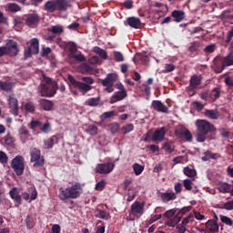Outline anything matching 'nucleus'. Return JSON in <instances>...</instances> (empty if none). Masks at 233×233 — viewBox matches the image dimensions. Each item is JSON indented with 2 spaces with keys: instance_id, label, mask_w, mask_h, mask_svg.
<instances>
[{
  "instance_id": "nucleus-1",
  "label": "nucleus",
  "mask_w": 233,
  "mask_h": 233,
  "mask_svg": "<svg viewBox=\"0 0 233 233\" xmlns=\"http://www.w3.org/2000/svg\"><path fill=\"white\" fill-rule=\"evenodd\" d=\"M196 127L198 143H205V141H207V136H208L210 132H216L214 124H211L207 120H197Z\"/></svg>"
},
{
  "instance_id": "nucleus-2",
  "label": "nucleus",
  "mask_w": 233,
  "mask_h": 233,
  "mask_svg": "<svg viewBox=\"0 0 233 233\" xmlns=\"http://www.w3.org/2000/svg\"><path fill=\"white\" fill-rule=\"evenodd\" d=\"M39 92L42 97H54L57 92V82L48 76H43L42 82L39 86Z\"/></svg>"
},
{
  "instance_id": "nucleus-3",
  "label": "nucleus",
  "mask_w": 233,
  "mask_h": 233,
  "mask_svg": "<svg viewBox=\"0 0 233 233\" xmlns=\"http://www.w3.org/2000/svg\"><path fill=\"white\" fill-rule=\"evenodd\" d=\"M83 188L81 184L77 182H73L71 187H67L66 189L60 188L59 198L61 201L66 199H77L81 196Z\"/></svg>"
},
{
  "instance_id": "nucleus-4",
  "label": "nucleus",
  "mask_w": 233,
  "mask_h": 233,
  "mask_svg": "<svg viewBox=\"0 0 233 233\" xmlns=\"http://www.w3.org/2000/svg\"><path fill=\"white\" fill-rule=\"evenodd\" d=\"M214 63L216 65L215 72L217 74H221L223 70H225V66H232L233 58L232 55H228L226 57L217 56L214 59Z\"/></svg>"
},
{
  "instance_id": "nucleus-5",
  "label": "nucleus",
  "mask_w": 233,
  "mask_h": 233,
  "mask_svg": "<svg viewBox=\"0 0 233 233\" xmlns=\"http://www.w3.org/2000/svg\"><path fill=\"white\" fill-rule=\"evenodd\" d=\"M67 79L74 88H77L81 92L82 96L88 92V76L82 77V81H85V83L76 80L72 75H68Z\"/></svg>"
},
{
  "instance_id": "nucleus-6",
  "label": "nucleus",
  "mask_w": 233,
  "mask_h": 233,
  "mask_svg": "<svg viewBox=\"0 0 233 233\" xmlns=\"http://www.w3.org/2000/svg\"><path fill=\"white\" fill-rule=\"evenodd\" d=\"M11 168H13L16 176H23L25 173V157H23L21 155H18L13 158L11 162Z\"/></svg>"
},
{
  "instance_id": "nucleus-7",
  "label": "nucleus",
  "mask_w": 233,
  "mask_h": 233,
  "mask_svg": "<svg viewBox=\"0 0 233 233\" xmlns=\"http://www.w3.org/2000/svg\"><path fill=\"white\" fill-rule=\"evenodd\" d=\"M116 81H117V75L110 73L105 79L101 80V84L106 87V92L112 94V92H114V83H116Z\"/></svg>"
},
{
  "instance_id": "nucleus-8",
  "label": "nucleus",
  "mask_w": 233,
  "mask_h": 233,
  "mask_svg": "<svg viewBox=\"0 0 233 233\" xmlns=\"http://www.w3.org/2000/svg\"><path fill=\"white\" fill-rule=\"evenodd\" d=\"M145 214V203L144 202H139V201H135L131 207H130V211H129V216L132 218H141Z\"/></svg>"
},
{
  "instance_id": "nucleus-9",
  "label": "nucleus",
  "mask_w": 233,
  "mask_h": 233,
  "mask_svg": "<svg viewBox=\"0 0 233 233\" xmlns=\"http://www.w3.org/2000/svg\"><path fill=\"white\" fill-rule=\"evenodd\" d=\"M31 163H35L34 167H43L45 165V158L41 157V151L37 148H34L31 151Z\"/></svg>"
},
{
  "instance_id": "nucleus-10",
  "label": "nucleus",
  "mask_w": 233,
  "mask_h": 233,
  "mask_svg": "<svg viewBox=\"0 0 233 233\" xmlns=\"http://www.w3.org/2000/svg\"><path fill=\"white\" fill-rule=\"evenodd\" d=\"M39 21H41V17L35 13L25 15V25L29 28H35L39 25Z\"/></svg>"
},
{
  "instance_id": "nucleus-11",
  "label": "nucleus",
  "mask_w": 233,
  "mask_h": 233,
  "mask_svg": "<svg viewBox=\"0 0 233 233\" xmlns=\"http://www.w3.org/2000/svg\"><path fill=\"white\" fill-rule=\"evenodd\" d=\"M116 167V164L112 162H106L104 164H97L96 167V172L98 174H110L112 170Z\"/></svg>"
},
{
  "instance_id": "nucleus-12",
  "label": "nucleus",
  "mask_w": 233,
  "mask_h": 233,
  "mask_svg": "<svg viewBox=\"0 0 233 233\" xmlns=\"http://www.w3.org/2000/svg\"><path fill=\"white\" fill-rule=\"evenodd\" d=\"M203 77L201 75H193L189 81V90H198L200 88Z\"/></svg>"
},
{
  "instance_id": "nucleus-13",
  "label": "nucleus",
  "mask_w": 233,
  "mask_h": 233,
  "mask_svg": "<svg viewBox=\"0 0 233 233\" xmlns=\"http://www.w3.org/2000/svg\"><path fill=\"white\" fill-rule=\"evenodd\" d=\"M166 134H167V129L165 127H160L153 133L151 139L154 143H157V142L161 143V141L165 139Z\"/></svg>"
},
{
  "instance_id": "nucleus-14",
  "label": "nucleus",
  "mask_w": 233,
  "mask_h": 233,
  "mask_svg": "<svg viewBox=\"0 0 233 233\" xmlns=\"http://www.w3.org/2000/svg\"><path fill=\"white\" fill-rule=\"evenodd\" d=\"M152 108L157 112H161L162 114H168V106H165L161 100H153L151 103Z\"/></svg>"
},
{
  "instance_id": "nucleus-15",
  "label": "nucleus",
  "mask_w": 233,
  "mask_h": 233,
  "mask_svg": "<svg viewBox=\"0 0 233 233\" xmlns=\"http://www.w3.org/2000/svg\"><path fill=\"white\" fill-rule=\"evenodd\" d=\"M6 55L11 56L12 57L19 54V49L17 48V42L11 40L7 46H5Z\"/></svg>"
},
{
  "instance_id": "nucleus-16",
  "label": "nucleus",
  "mask_w": 233,
  "mask_h": 233,
  "mask_svg": "<svg viewBox=\"0 0 233 233\" xmlns=\"http://www.w3.org/2000/svg\"><path fill=\"white\" fill-rule=\"evenodd\" d=\"M8 105L9 108L12 110V114H14V116H19V103L17 98L10 96L8 98Z\"/></svg>"
},
{
  "instance_id": "nucleus-17",
  "label": "nucleus",
  "mask_w": 233,
  "mask_h": 233,
  "mask_svg": "<svg viewBox=\"0 0 233 233\" xmlns=\"http://www.w3.org/2000/svg\"><path fill=\"white\" fill-rule=\"evenodd\" d=\"M128 96L127 93H123L121 91L115 92L109 99L110 105H114V103H117L118 101H123Z\"/></svg>"
},
{
  "instance_id": "nucleus-18",
  "label": "nucleus",
  "mask_w": 233,
  "mask_h": 233,
  "mask_svg": "<svg viewBox=\"0 0 233 233\" xmlns=\"http://www.w3.org/2000/svg\"><path fill=\"white\" fill-rule=\"evenodd\" d=\"M56 3L58 12H66L70 8V0H56Z\"/></svg>"
},
{
  "instance_id": "nucleus-19",
  "label": "nucleus",
  "mask_w": 233,
  "mask_h": 233,
  "mask_svg": "<svg viewBox=\"0 0 233 233\" xmlns=\"http://www.w3.org/2000/svg\"><path fill=\"white\" fill-rule=\"evenodd\" d=\"M9 195L11 199H14L15 203H16L17 205H21V203H23V198H21V196L19 195V190L17 189V187H13L9 191Z\"/></svg>"
},
{
  "instance_id": "nucleus-20",
  "label": "nucleus",
  "mask_w": 233,
  "mask_h": 233,
  "mask_svg": "<svg viewBox=\"0 0 233 233\" xmlns=\"http://www.w3.org/2000/svg\"><path fill=\"white\" fill-rule=\"evenodd\" d=\"M206 228L211 233L219 232V225H218V221L215 219H209L206 222Z\"/></svg>"
},
{
  "instance_id": "nucleus-21",
  "label": "nucleus",
  "mask_w": 233,
  "mask_h": 233,
  "mask_svg": "<svg viewBox=\"0 0 233 233\" xmlns=\"http://www.w3.org/2000/svg\"><path fill=\"white\" fill-rule=\"evenodd\" d=\"M127 23L128 26H130L131 28L137 29L139 28V26H141V20L138 17H135V16L127 17Z\"/></svg>"
},
{
  "instance_id": "nucleus-22",
  "label": "nucleus",
  "mask_w": 233,
  "mask_h": 233,
  "mask_svg": "<svg viewBox=\"0 0 233 233\" xmlns=\"http://www.w3.org/2000/svg\"><path fill=\"white\" fill-rule=\"evenodd\" d=\"M177 198L174 192H164L160 194V199L163 203H168V201H174Z\"/></svg>"
},
{
  "instance_id": "nucleus-23",
  "label": "nucleus",
  "mask_w": 233,
  "mask_h": 233,
  "mask_svg": "<svg viewBox=\"0 0 233 233\" xmlns=\"http://www.w3.org/2000/svg\"><path fill=\"white\" fill-rule=\"evenodd\" d=\"M69 61H76V63H83V61H86V57H85L81 53H69L68 55Z\"/></svg>"
},
{
  "instance_id": "nucleus-24",
  "label": "nucleus",
  "mask_w": 233,
  "mask_h": 233,
  "mask_svg": "<svg viewBox=\"0 0 233 233\" xmlns=\"http://www.w3.org/2000/svg\"><path fill=\"white\" fill-rule=\"evenodd\" d=\"M44 10L49 14H54L57 10V5L56 0H49L45 4Z\"/></svg>"
},
{
  "instance_id": "nucleus-25",
  "label": "nucleus",
  "mask_w": 233,
  "mask_h": 233,
  "mask_svg": "<svg viewBox=\"0 0 233 233\" xmlns=\"http://www.w3.org/2000/svg\"><path fill=\"white\" fill-rule=\"evenodd\" d=\"M175 23H181L185 19V11L174 10L171 14Z\"/></svg>"
},
{
  "instance_id": "nucleus-26",
  "label": "nucleus",
  "mask_w": 233,
  "mask_h": 233,
  "mask_svg": "<svg viewBox=\"0 0 233 233\" xmlns=\"http://www.w3.org/2000/svg\"><path fill=\"white\" fill-rule=\"evenodd\" d=\"M40 107L43 108V110H46V112H49L54 108V102L46 99H40L39 100Z\"/></svg>"
},
{
  "instance_id": "nucleus-27",
  "label": "nucleus",
  "mask_w": 233,
  "mask_h": 233,
  "mask_svg": "<svg viewBox=\"0 0 233 233\" xmlns=\"http://www.w3.org/2000/svg\"><path fill=\"white\" fill-rule=\"evenodd\" d=\"M29 52H33L35 56L39 54V40L37 38H33L29 46Z\"/></svg>"
},
{
  "instance_id": "nucleus-28",
  "label": "nucleus",
  "mask_w": 233,
  "mask_h": 233,
  "mask_svg": "<svg viewBox=\"0 0 233 233\" xmlns=\"http://www.w3.org/2000/svg\"><path fill=\"white\" fill-rule=\"evenodd\" d=\"M57 143H59V137H57V136H52L45 141V147H46V148H53L54 145Z\"/></svg>"
},
{
  "instance_id": "nucleus-29",
  "label": "nucleus",
  "mask_w": 233,
  "mask_h": 233,
  "mask_svg": "<svg viewBox=\"0 0 233 233\" xmlns=\"http://www.w3.org/2000/svg\"><path fill=\"white\" fill-rule=\"evenodd\" d=\"M63 30H51L48 32V34H46L43 35V38L46 39V41H54L56 39V34H61Z\"/></svg>"
},
{
  "instance_id": "nucleus-30",
  "label": "nucleus",
  "mask_w": 233,
  "mask_h": 233,
  "mask_svg": "<svg viewBox=\"0 0 233 233\" xmlns=\"http://www.w3.org/2000/svg\"><path fill=\"white\" fill-rule=\"evenodd\" d=\"M93 52L95 54H97V56H100L102 59H108V54L106 53V51L105 49H101V47L99 46L93 47Z\"/></svg>"
},
{
  "instance_id": "nucleus-31",
  "label": "nucleus",
  "mask_w": 233,
  "mask_h": 233,
  "mask_svg": "<svg viewBox=\"0 0 233 233\" xmlns=\"http://www.w3.org/2000/svg\"><path fill=\"white\" fill-rule=\"evenodd\" d=\"M183 173L187 177H196V176H198V172L196 171V169L194 167H184Z\"/></svg>"
},
{
  "instance_id": "nucleus-32",
  "label": "nucleus",
  "mask_w": 233,
  "mask_h": 233,
  "mask_svg": "<svg viewBox=\"0 0 233 233\" xmlns=\"http://www.w3.org/2000/svg\"><path fill=\"white\" fill-rule=\"evenodd\" d=\"M201 48V43L199 42H193L189 45L188 46V52H190V54H196L197 52H199Z\"/></svg>"
},
{
  "instance_id": "nucleus-33",
  "label": "nucleus",
  "mask_w": 233,
  "mask_h": 233,
  "mask_svg": "<svg viewBox=\"0 0 233 233\" xmlns=\"http://www.w3.org/2000/svg\"><path fill=\"white\" fill-rule=\"evenodd\" d=\"M179 221H181V216L176 215L173 218H168V220L166 221V225H167V227H176Z\"/></svg>"
},
{
  "instance_id": "nucleus-34",
  "label": "nucleus",
  "mask_w": 233,
  "mask_h": 233,
  "mask_svg": "<svg viewBox=\"0 0 233 233\" xmlns=\"http://www.w3.org/2000/svg\"><path fill=\"white\" fill-rule=\"evenodd\" d=\"M218 191L221 192V194H229L230 193V185L227 182L219 184Z\"/></svg>"
},
{
  "instance_id": "nucleus-35",
  "label": "nucleus",
  "mask_w": 233,
  "mask_h": 233,
  "mask_svg": "<svg viewBox=\"0 0 233 233\" xmlns=\"http://www.w3.org/2000/svg\"><path fill=\"white\" fill-rule=\"evenodd\" d=\"M6 8L7 10H9V12H12L13 14H15V12H21L20 5L15 3L7 4Z\"/></svg>"
},
{
  "instance_id": "nucleus-36",
  "label": "nucleus",
  "mask_w": 233,
  "mask_h": 233,
  "mask_svg": "<svg viewBox=\"0 0 233 233\" xmlns=\"http://www.w3.org/2000/svg\"><path fill=\"white\" fill-rule=\"evenodd\" d=\"M205 116L208 117L209 119H218L219 118V113L215 110L208 109L205 112Z\"/></svg>"
},
{
  "instance_id": "nucleus-37",
  "label": "nucleus",
  "mask_w": 233,
  "mask_h": 233,
  "mask_svg": "<svg viewBox=\"0 0 233 233\" xmlns=\"http://www.w3.org/2000/svg\"><path fill=\"white\" fill-rule=\"evenodd\" d=\"M24 109L25 110V112H27V114H34L35 112V104H34L33 102H27L24 106Z\"/></svg>"
},
{
  "instance_id": "nucleus-38",
  "label": "nucleus",
  "mask_w": 233,
  "mask_h": 233,
  "mask_svg": "<svg viewBox=\"0 0 233 233\" xmlns=\"http://www.w3.org/2000/svg\"><path fill=\"white\" fill-rule=\"evenodd\" d=\"M218 132H219L220 136L222 137H224L225 139H232V137H233V134L223 127L218 129Z\"/></svg>"
},
{
  "instance_id": "nucleus-39",
  "label": "nucleus",
  "mask_w": 233,
  "mask_h": 233,
  "mask_svg": "<svg viewBox=\"0 0 233 233\" xmlns=\"http://www.w3.org/2000/svg\"><path fill=\"white\" fill-rule=\"evenodd\" d=\"M96 212H97V215H96V216H97L100 219H106V221L108 220V219H110V214L107 213L106 211L101 210V209H97Z\"/></svg>"
},
{
  "instance_id": "nucleus-40",
  "label": "nucleus",
  "mask_w": 233,
  "mask_h": 233,
  "mask_svg": "<svg viewBox=\"0 0 233 233\" xmlns=\"http://www.w3.org/2000/svg\"><path fill=\"white\" fill-rule=\"evenodd\" d=\"M219 218H220V221L222 223H224V225H227L228 227H232V225H233L232 218H230L225 215H220Z\"/></svg>"
},
{
  "instance_id": "nucleus-41",
  "label": "nucleus",
  "mask_w": 233,
  "mask_h": 233,
  "mask_svg": "<svg viewBox=\"0 0 233 233\" xmlns=\"http://www.w3.org/2000/svg\"><path fill=\"white\" fill-rule=\"evenodd\" d=\"M24 23L25 24V15L23 16H15L13 20L15 26H19V25H23Z\"/></svg>"
},
{
  "instance_id": "nucleus-42",
  "label": "nucleus",
  "mask_w": 233,
  "mask_h": 233,
  "mask_svg": "<svg viewBox=\"0 0 233 233\" xmlns=\"http://www.w3.org/2000/svg\"><path fill=\"white\" fill-rule=\"evenodd\" d=\"M106 187V181L105 179L100 180L98 183L96 184L95 190L101 192Z\"/></svg>"
},
{
  "instance_id": "nucleus-43",
  "label": "nucleus",
  "mask_w": 233,
  "mask_h": 233,
  "mask_svg": "<svg viewBox=\"0 0 233 233\" xmlns=\"http://www.w3.org/2000/svg\"><path fill=\"white\" fill-rule=\"evenodd\" d=\"M133 170L136 174V176H140V174L145 170V167H143L141 165L136 163L133 165Z\"/></svg>"
},
{
  "instance_id": "nucleus-44",
  "label": "nucleus",
  "mask_w": 233,
  "mask_h": 233,
  "mask_svg": "<svg viewBox=\"0 0 233 233\" xmlns=\"http://www.w3.org/2000/svg\"><path fill=\"white\" fill-rule=\"evenodd\" d=\"M0 88L5 92H10V90H12V85L8 82H3L0 80Z\"/></svg>"
},
{
  "instance_id": "nucleus-45",
  "label": "nucleus",
  "mask_w": 233,
  "mask_h": 233,
  "mask_svg": "<svg viewBox=\"0 0 233 233\" xmlns=\"http://www.w3.org/2000/svg\"><path fill=\"white\" fill-rule=\"evenodd\" d=\"M134 130V124H127L122 127L124 135L130 134Z\"/></svg>"
},
{
  "instance_id": "nucleus-46",
  "label": "nucleus",
  "mask_w": 233,
  "mask_h": 233,
  "mask_svg": "<svg viewBox=\"0 0 233 233\" xmlns=\"http://www.w3.org/2000/svg\"><path fill=\"white\" fill-rule=\"evenodd\" d=\"M117 116L116 111H107L102 114L101 117L102 119H110V117H115Z\"/></svg>"
},
{
  "instance_id": "nucleus-47",
  "label": "nucleus",
  "mask_w": 233,
  "mask_h": 233,
  "mask_svg": "<svg viewBox=\"0 0 233 233\" xmlns=\"http://www.w3.org/2000/svg\"><path fill=\"white\" fill-rule=\"evenodd\" d=\"M113 54L115 61H116V63H121L125 61V56H123V54L121 52L115 51Z\"/></svg>"
},
{
  "instance_id": "nucleus-48",
  "label": "nucleus",
  "mask_w": 233,
  "mask_h": 233,
  "mask_svg": "<svg viewBox=\"0 0 233 233\" xmlns=\"http://www.w3.org/2000/svg\"><path fill=\"white\" fill-rule=\"evenodd\" d=\"M109 128L111 134H117V132H119V124L117 122H114L111 125H109Z\"/></svg>"
},
{
  "instance_id": "nucleus-49",
  "label": "nucleus",
  "mask_w": 233,
  "mask_h": 233,
  "mask_svg": "<svg viewBox=\"0 0 233 233\" xmlns=\"http://www.w3.org/2000/svg\"><path fill=\"white\" fill-rule=\"evenodd\" d=\"M0 163L3 165H6V163H8V156L5 151H0Z\"/></svg>"
},
{
  "instance_id": "nucleus-50",
  "label": "nucleus",
  "mask_w": 233,
  "mask_h": 233,
  "mask_svg": "<svg viewBox=\"0 0 233 233\" xmlns=\"http://www.w3.org/2000/svg\"><path fill=\"white\" fill-rule=\"evenodd\" d=\"M211 96L215 97V99H218L221 96V89L219 87H214L211 91Z\"/></svg>"
},
{
  "instance_id": "nucleus-51",
  "label": "nucleus",
  "mask_w": 233,
  "mask_h": 233,
  "mask_svg": "<svg viewBox=\"0 0 233 233\" xmlns=\"http://www.w3.org/2000/svg\"><path fill=\"white\" fill-rule=\"evenodd\" d=\"M163 148L168 154H172L174 152V148L172 147V144H170L169 142L164 143Z\"/></svg>"
},
{
  "instance_id": "nucleus-52",
  "label": "nucleus",
  "mask_w": 233,
  "mask_h": 233,
  "mask_svg": "<svg viewBox=\"0 0 233 233\" xmlns=\"http://www.w3.org/2000/svg\"><path fill=\"white\" fill-rule=\"evenodd\" d=\"M27 228H34V218L27 215L25 219Z\"/></svg>"
},
{
  "instance_id": "nucleus-53",
  "label": "nucleus",
  "mask_w": 233,
  "mask_h": 233,
  "mask_svg": "<svg viewBox=\"0 0 233 233\" xmlns=\"http://www.w3.org/2000/svg\"><path fill=\"white\" fill-rule=\"evenodd\" d=\"M224 210H233V199L223 204Z\"/></svg>"
},
{
  "instance_id": "nucleus-54",
  "label": "nucleus",
  "mask_w": 233,
  "mask_h": 233,
  "mask_svg": "<svg viewBox=\"0 0 233 233\" xmlns=\"http://www.w3.org/2000/svg\"><path fill=\"white\" fill-rule=\"evenodd\" d=\"M176 212H177V210L169 209L164 213V217L167 218V219H170V218H172L173 216H176Z\"/></svg>"
},
{
  "instance_id": "nucleus-55",
  "label": "nucleus",
  "mask_w": 233,
  "mask_h": 233,
  "mask_svg": "<svg viewBox=\"0 0 233 233\" xmlns=\"http://www.w3.org/2000/svg\"><path fill=\"white\" fill-rule=\"evenodd\" d=\"M183 185L186 190H192V180L187 178L183 181Z\"/></svg>"
},
{
  "instance_id": "nucleus-56",
  "label": "nucleus",
  "mask_w": 233,
  "mask_h": 233,
  "mask_svg": "<svg viewBox=\"0 0 233 233\" xmlns=\"http://www.w3.org/2000/svg\"><path fill=\"white\" fill-rule=\"evenodd\" d=\"M38 127H41V121L33 120L30 123L29 128H31L32 130H35V128H38Z\"/></svg>"
},
{
  "instance_id": "nucleus-57",
  "label": "nucleus",
  "mask_w": 233,
  "mask_h": 233,
  "mask_svg": "<svg viewBox=\"0 0 233 233\" xmlns=\"http://www.w3.org/2000/svg\"><path fill=\"white\" fill-rule=\"evenodd\" d=\"M88 105L89 106H97V105H99V97L89 98Z\"/></svg>"
},
{
  "instance_id": "nucleus-58",
  "label": "nucleus",
  "mask_w": 233,
  "mask_h": 233,
  "mask_svg": "<svg viewBox=\"0 0 233 233\" xmlns=\"http://www.w3.org/2000/svg\"><path fill=\"white\" fill-rule=\"evenodd\" d=\"M5 143L8 145V147H12L14 145V138L10 135H6L5 137Z\"/></svg>"
},
{
  "instance_id": "nucleus-59",
  "label": "nucleus",
  "mask_w": 233,
  "mask_h": 233,
  "mask_svg": "<svg viewBox=\"0 0 233 233\" xmlns=\"http://www.w3.org/2000/svg\"><path fill=\"white\" fill-rule=\"evenodd\" d=\"M78 70L81 72V74H86V72H88V63L82 64L78 67Z\"/></svg>"
},
{
  "instance_id": "nucleus-60",
  "label": "nucleus",
  "mask_w": 233,
  "mask_h": 233,
  "mask_svg": "<svg viewBox=\"0 0 233 233\" xmlns=\"http://www.w3.org/2000/svg\"><path fill=\"white\" fill-rule=\"evenodd\" d=\"M69 54H76L77 53V46L75 43H70L68 45Z\"/></svg>"
},
{
  "instance_id": "nucleus-61",
  "label": "nucleus",
  "mask_w": 233,
  "mask_h": 233,
  "mask_svg": "<svg viewBox=\"0 0 233 233\" xmlns=\"http://www.w3.org/2000/svg\"><path fill=\"white\" fill-rule=\"evenodd\" d=\"M183 137H185L186 141L191 142L192 141V133L188 131V129L185 130V133L183 135Z\"/></svg>"
},
{
  "instance_id": "nucleus-62",
  "label": "nucleus",
  "mask_w": 233,
  "mask_h": 233,
  "mask_svg": "<svg viewBox=\"0 0 233 233\" xmlns=\"http://www.w3.org/2000/svg\"><path fill=\"white\" fill-rule=\"evenodd\" d=\"M100 224V225H99ZM96 233H105V224H103L102 221L98 223L96 226Z\"/></svg>"
},
{
  "instance_id": "nucleus-63",
  "label": "nucleus",
  "mask_w": 233,
  "mask_h": 233,
  "mask_svg": "<svg viewBox=\"0 0 233 233\" xmlns=\"http://www.w3.org/2000/svg\"><path fill=\"white\" fill-rule=\"evenodd\" d=\"M186 130L187 129H185L184 127H179V128L176 129L175 134L177 137L181 138V137H183V135Z\"/></svg>"
},
{
  "instance_id": "nucleus-64",
  "label": "nucleus",
  "mask_w": 233,
  "mask_h": 233,
  "mask_svg": "<svg viewBox=\"0 0 233 233\" xmlns=\"http://www.w3.org/2000/svg\"><path fill=\"white\" fill-rule=\"evenodd\" d=\"M51 233H61V226L55 224L52 227Z\"/></svg>"
}]
</instances>
